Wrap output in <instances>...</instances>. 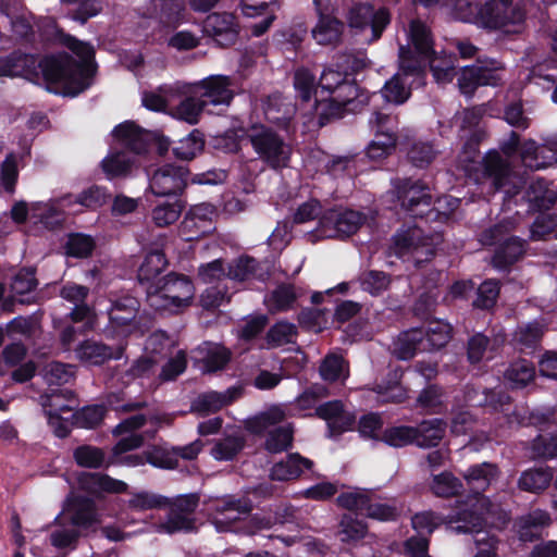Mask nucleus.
Listing matches in <instances>:
<instances>
[{"label": "nucleus", "instance_id": "64", "mask_svg": "<svg viewBox=\"0 0 557 557\" xmlns=\"http://www.w3.org/2000/svg\"><path fill=\"white\" fill-rule=\"evenodd\" d=\"M527 198L529 209L540 214L547 213L546 211L550 210L555 206L557 201V194L549 189L537 193L533 187H530L527 190Z\"/></svg>", "mask_w": 557, "mask_h": 557}, {"label": "nucleus", "instance_id": "14", "mask_svg": "<svg viewBox=\"0 0 557 557\" xmlns=\"http://www.w3.org/2000/svg\"><path fill=\"white\" fill-rule=\"evenodd\" d=\"M336 504L344 509L379 521H394L398 517L395 506L374 502L372 495L367 492H344L337 496Z\"/></svg>", "mask_w": 557, "mask_h": 557}, {"label": "nucleus", "instance_id": "45", "mask_svg": "<svg viewBox=\"0 0 557 557\" xmlns=\"http://www.w3.org/2000/svg\"><path fill=\"white\" fill-rule=\"evenodd\" d=\"M73 458L77 466L82 468H108V458L106 451L97 446L81 445L73 450Z\"/></svg>", "mask_w": 557, "mask_h": 557}, {"label": "nucleus", "instance_id": "61", "mask_svg": "<svg viewBox=\"0 0 557 557\" xmlns=\"http://www.w3.org/2000/svg\"><path fill=\"white\" fill-rule=\"evenodd\" d=\"M444 389L437 384L426 385L418 395L416 406L423 410L437 412L443 406Z\"/></svg>", "mask_w": 557, "mask_h": 557}, {"label": "nucleus", "instance_id": "5", "mask_svg": "<svg viewBox=\"0 0 557 557\" xmlns=\"http://www.w3.org/2000/svg\"><path fill=\"white\" fill-rule=\"evenodd\" d=\"M392 186L396 201L409 218L425 222H445L448 219L446 212L433 207L431 189L422 180L397 177L392 181Z\"/></svg>", "mask_w": 557, "mask_h": 557}, {"label": "nucleus", "instance_id": "40", "mask_svg": "<svg viewBox=\"0 0 557 557\" xmlns=\"http://www.w3.org/2000/svg\"><path fill=\"white\" fill-rule=\"evenodd\" d=\"M298 297L294 284L281 283L270 293L268 307L272 312H287L294 308Z\"/></svg>", "mask_w": 557, "mask_h": 557}, {"label": "nucleus", "instance_id": "8", "mask_svg": "<svg viewBox=\"0 0 557 557\" xmlns=\"http://www.w3.org/2000/svg\"><path fill=\"white\" fill-rule=\"evenodd\" d=\"M451 532L456 534H473L478 552L473 557H498L499 540L496 535L484 531L485 518L474 506H463L448 521Z\"/></svg>", "mask_w": 557, "mask_h": 557}, {"label": "nucleus", "instance_id": "34", "mask_svg": "<svg viewBox=\"0 0 557 557\" xmlns=\"http://www.w3.org/2000/svg\"><path fill=\"white\" fill-rule=\"evenodd\" d=\"M536 370L532 361L518 359L509 363L504 373V377L512 389H519L528 386L535 379Z\"/></svg>", "mask_w": 557, "mask_h": 557}, {"label": "nucleus", "instance_id": "18", "mask_svg": "<svg viewBox=\"0 0 557 557\" xmlns=\"http://www.w3.org/2000/svg\"><path fill=\"white\" fill-rule=\"evenodd\" d=\"M528 242L519 236L507 238L500 245H497L491 257V265L498 272L509 273L512 267L519 262L525 255Z\"/></svg>", "mask_w": 557, "mask_h": 557}, {"label": "nucleus", "instance_id": "43", "mask_svg": "<svg viewBox=\"0 0 557 557\" xmlns=\"http://www.w3.org/2000/svg\"><path fill=\"white\" fill-rule=\"evenodd\" d=\"M553 473L548 469L532 468L523 471L518 480V487L530 493H540L550 484Z\"/></svg>", "mask_w": 557, "mask_h": 557}, {"label": "nucleus", "instance_id": "42", "mask_svg": "<svg viewBox=\"0 0 557 557\" xmlns=\"http://www.w3.org/2000/svg\"><path fill=\"white\" fill-rule=\"evenodd\" d=\"M294 428L290 423L278 425L268 432L264 449L270 454H280L292 448Z\"/></svg>", "mask_w": 557, "mask_h": 557}, {"label": "nucleus", "instance_id": "16", "mask_svg": "<svg viewBox=\"0 0 557 557\" xmlns=\"http://www.w3.org/2000/svg\"><path fill=\"white\" fill-rule=\"evenodd\" d=\"M314 416L326 422L330 438H335L354 430L356 414L345 409L341 399L329 400L315 407Z\"/></svg>", "mask_w": 557, "mask_h": 557}, {"label": "nucleus", "instance_id": "44", "mask_svg": "<svg viewBox=\"0 0 557 557\" xmlns=\"http://www.w3.org/2000/svg\"><path fill=\"white\" fill-rule=\"evenodd\" d=\"M521 157L524 162L532 159L534 163H529V166L535 170L557 163V151L547 149L546 147H540L534 140H530L523 145Z\"/></svg>", "mask_w": 557, "mask_h": 557}, {"label": "nucleus", "instance_id": "15", "mask_svg": "<svg viewBox=\"0 0 557 557\" xmlns=\"http://www.w3.org/2000/svg\"><path fill=\"white\" fill-rule=\"evenodd\" d=\"M188 175L183 165L163 164L149 174V189L158 197H177L187 186Z\"/></svg>", "mask_w": 557, "mask_h": 557}, {"label": "nucleus", "instance_id": "35", "mask_svg": "<svg viewBox=\"0 0 557 557\" xmlns=\"http://www.w3.org/2000/svg\"><path fill=\"white\" fill-rule=\"evenodd\" d=\"M453 327L449 323L435 320L422 327V343L425 351L440 350L445 347L451 338Z\"/></svg>", "mask_w": 557, "mask_h": 557}, {"label": "nucleus", "instance_id": "63", "mask_svg": "<svg viewBox=\"0 0 557 557\" xmlns=\"http://www.w3.org/2000/svg\"><path fill=\"white\" fill-rule=\"evenodd\" d=\"M345 359L337 354L326 355L319 367L320 376L330 383L337 382L344 373Z\"/></svg>", "mask_w": 557, "mask_h": 557}, {"label": "nucleus", "instance_id": "51", "mask_svg": "<svg viewBox=\"0 0 557 557\" xmlns=\"http://www.w3.org/2000/svg\"><path fill=\"white\" fill-rule=\"evenodd\" d=\"M513 225L509 221H500L496 224H493L486 228H484L479 234V242L484 247H494L503 244L507 240V238H511L515 236L512 234Z\"/></svg>", "mask_w": 557, "mask_h": 557}, {"label": "nucleus", "instance_id": "11", "mask_svg": "<svg viewBox=\"0 0 557 557\" xmlns=\"http://www.w3.org/2000/svg\"><path fill=\"white\" fill-rule=\"evenodd\" d=\"M106 331L112 336H128L141 332L140 302L136 297L124 295L111 300Z\"/></svg>", "mask_w": 557, "mask_h": 557}, {"label": "nucleus", "instance_id": "13", "mask_svg": "<svg viewBox=\"0 0 557 557\" xmlns=\"http://www.w3.org/2000/svg\"><path fill=\"white\" fill-rule=\"evenodd\" d=\"M113 136L122 147L140 154L147 151L151 144L157 146L158 153L163 156L168 152L170 141L157 133L140 128L134 122L126 121L113 129Z\"/></svg>", "mask_w": 557, "mask_h": 557}, {"label": "nucleus", "instance_id": "29", "mask_svg": "<svg viewBox=\"0 0 557 557\" xmlns=\"http://www.w3.org/2000/svg\"><path fill=\"white\" fill-rule=\"evenodd\" d=\"M71 524L76 528H89L97 522V509L92 499L76 496L69 502L65 510Z\"/></svg>", "mask_w": 557, "mask_h": 557}, {"label": "nucleus", "instance_id": "57", "mask_svg": "<svg viewBox=\"0 0 557 557\" xmlns=\"http://www.w3.org/2000/svg\"><path fill=\"white\" fill-rule=\"evenodd\" d=\"M436 157V150L431 143L414 141L407 151L409 162L420 169L429 166Z\"/></svg>", "mask_w": 557, "mask_h": 557}, {"label": "nucleus", "instance_id": "21", "mask_svg": "<svg viewBox=\"0 0 557 557\" xmlns=\"http://www.w3.org/2000/svg\"><path fill=\"white\" fill-rule=\"evenodd\" d=\"M239 25L233 13H211V42L220 48H228L237 41Z\"/></svg>", "mask_w": 557, "mask_h": 557}, {"label": "nucleus", "instance_id": "38", "mask_svg": "<svg viewBox=\"0 0 557 557\" xmlns=\"http://www.w3.org/2000/svg\"><path fill=\"white\" fill-rule=\"evenodd\" d=\"M445 426V422L438 418L422 421L416 426L418 434L414 444L422 448L436 447L444 437Z\"/></svg>", "mask_w": 557, "mask_h": 557}, {"label": "nucleus", "instance_id": "3", "mask_svg": "<svg viewBox=\"0 0 557 557\" xmlns=\"http://www.w3.org/2000/svg\"><path fill=\"white\" fill-rule=\"evenodd\" d=\"M199 503L197 494L177 496L174 499L149 493H136L128 500L131 508L135 510H149L169 506L166 520L159 523L158 532L173 534L181 531H190L195 528L193 513Z\"/></svg>", "mask_w": 557, "mask_h": 557}, {"label": "nucleus", "instance_id": "37", "mask_svg": "<svg viewBox=\"0 0 557 557\" xmlns=\"http://www.w3.org/2000/svg\"><path fill=\"white\" fill-rule=\"evenodd\" d=\"M422 239V230L414 225L406 230H398L392 237L394 255L401 258L408 253L419 252V242Z\"/></svg>", "mask_w": 557, "mask_h": 557}, {"label": "nucleus", "instance_id": "62", "mask_svg": "<svg viewBox=\"0 0 557 557\" xmlns=\"http://www.w3.org/2000/svg\"><path fill=\"white\" fill-rule=\"evenodd\" d=\"M329 395L330 389L326 385L313 383L296 397L295 404L298 409L308 410L315 407L321 399L326 398Z\"/></svg>", "mask_w": 557, "mask_h": 557}, {"label": "nucleus", "instance_id": "41", "mask_svg": "<svg viewBox=\"0 0 557 557\" xmlns=\"http://www.w3.org/2000/svg\"><path fill=\"white\" fill-rule=\"evenodd\" d=\"M168 265V260L164 252L160 249H154L148 252L140 264L137 273L138 281L143 283H156L159 274L164 271Z\"/></svg>", "mask_w": 557, "mask_h": 557}, {"label": "nucleus", "instance_id": "23", "mask_svg": "<svg viewBox=\"0 0 557 557\" xmlns=\"http://www.w3.org/2000/svg\"><path fill=\"white\" fill-rule=\"evenodd\" d=\"M265 120L281 129H288L296 108L281 94L269 95L263 104Z\"/></svg>", "mask_w": 557, "mask_h": 557}, {"label": "nucleus", "instance_id": "54", "mask_svg": "<svg viewBox=\"0 0 557 557\" xmlns=\"http://www.w3.org/2000/svg\"><path fill=\"white\" fill-rule=\"evenodd\" d=\"M500 293V284L497 280H485L476 290V297L472 301L475 309L492 310L497 302Z\"/></svg>", "mask_w": 557, "mask_h": 557}, {"label": "nucleus", "instance_id": "33", "mask_svg": "<svg viewBox=\"0 0 557 557\" xmlns=\"http://www.w3.org/2000/svg\"><path fill=\"white\" fill-rule=\"evenodd\" d=\"M405 371L401 367L397 366L391 368L386 374L385 380L376 384V393L385 398V400L400 404L406 399L407 392L401 386V380Z\"/></svg>", "mask_w": 557, "mask_h": 557}, {"label": "nucleus", "instance_id": "36", "mask_svg": "<svg viewBox=\"0 0 557 557\" xmlns=\"http://www.w3.org/2000/svg\"><path fill=\"white\" fill-rule=\"evenodd\" d=\"M461 508L462 507H459L456 511H454V513L447 516L435 512L433 510L417 512L411 519L412 528L418 532L419 535L425 537L431 535L434 530L442 524H445L446 528L451 531L448 521L451 520L456 516V512Z\"/></svg>", "mask_w": 557, "mask_h": 557}, {"label": "nucleus", "instance_id": "7", "mask_svg": "<svg viewBox=\"0 0 557 557\" xmlns=\"http://www.w3.org/2000/svg\"><path fill=\"white\" fill-rule=\"evenodd\" d=\"M164 91L172 99L170 114L189 124H196L206 102L201 99L209 95L208 78L201 84H186L176 82L171 85H162Z\"/></svg>", "mask_w": 557, "mask_h": 557}, {"label": "nucleus", "instance_id": "58", "mask_svg": "<svg viewBox=\"0 0 557 557\" xmlns=\"http://www.w3.org/2000/svg\"><path fill=\"white\" fill-rule=\"evenodd\" d=\"M532 456L535 459H553L557 457V434H539L531 445Z\"/></svg>", "mask_w": 557, "mask_h": 557}, {"label": "nucleus", "instance_id": "39", "mask_svg": "<svg viewBox=\"0 0 557 557\" xmlns=\"http://www.w3.org/2000/svg\"><path fill=\"white\" fill-rule=\"evenodd\" d=\"M430 490L436 497L451 498L463 492V483L450 471H443L432 476Z\"/></svg>", "mask_w": 557, "mask_h": 557}, {"label": "nucleus", "instance_id": "55", "mask_svg": "<svg viewBox=\"0 0 557 557\" xmlns=\"http://www.w3.org/2000/svg\"><path fill=\"white\" fill-rule=\"evenodd\" d=\"M369 125L375 138L388 136L392 140L398 139L396 117L391 114L375 111L369 119Z\"/></svg>", "mask_w": 557, "mask_h": 557}, {"label": "nucleus", "instance_id": "59", "mask_svg": "<svg viewBox=\"0 0 557 557\" xmlns=\"http://www.w3.org/2000/svg\"><path fill=\"white\" fill-rule=\"evenodd\" d=\"M183 208V203L180 199L161 203L152 210V220L160 227L168 226L177 221Z\"/></svg>", "mask_w": 557, "mask_h": 557}, {"label": "nucleus", "instance_id": "52", "mask_svg": "<svg viewBox=\"0 0 557 557\" xmlns=\"http://www.w3.org/2000/svg\"><path fill=\"white\" fill-rule=\"evenodd\" d=\"M359 282L362 290L377 297L388 289L392 278L389 274L383 271L368 270L361 273Z\"/></svg>", "mask_w": 557, "mask_h": 557}, {"label": "nucleus", "instance_id": "24", "mask_svg": "<svg viewBox=\"0 0 557 557\" xmlns=\"http://www.w3.org/2000/svg\"><path fill=\"white\" fill-rule=\"evenodd\" d=\"M345 24L336 16L319 11V18L311 34L320 46H338L343 40Z\"/></svg>", "mask_w": 557, "mask_h": 557}, {"label": "nucleus", "instance_id": "31", "mask_svg": "<svg viewBox=\"0 0 557 557\" xmlns=\"http://www.w3.org/2000/svg\"><path fill=\"white\" fill-rule=\"evenodd\" d=\"M422 327H413L401 332L394 343V356L399 360H409L418 352H424L421 341Z\"/></svg>", "mask_w": 557, "mask_h": 557}, {"label": "nucleus", "instance_id": "47", "mask_svg": "<svg viewBox=\"0 0 557 557\" xmlns=\"http://www.w3.org/2000/svg\"><path fill=\"white\" fill-rule=\"evenodd\" d=\"M367 532L368 525L366 522L354 517L352 513L343 515L337 532L342 542L348 544L356 543L362 540Z\"/></svg>", "mask_w": 557, "mask_h": 557}, {"label": "nucleus", "instance_id": "6", "mask_svg": "<svg viewBox=\"0 0 557 557\" xmlns=\"http://www.w3.org/2000/svg\"><path fill=\"white\" fill-rule=\"evenodd\" d=\"M194 295L191 282L184 275L174 273L158 278L147 288V300L158 311H177L189 305Z\"/></svg>", "mask_w": 557, "mask_h": 557}, {"label": "nucleus", "instance_id": "27", "mask_svg": "<svg viewBox=\"0 0 557 557\" xmlns=\"http://www.w3.org/2000/svg\"><path fill=\"white\" fill-rule=\"evenodd\" d=\"M498 466L496 463L484 461L470 466L463 473V479L466 480L470 490L476 496H479L484 491H486V488L494 480L498 478Z\"/></svg>", "mask_w": 557, "mask_h": 557}, {"label": "nucleus", "instance_id": "25", "mask_svg": "<svg viewBox=\"0 0 557 557\" xmlns=\"http://www.w3.org/2000/svg\"><path fill=\"white\" fill-rule=\"evenodd\" d=\"M313 461L299 453H289L285 459L273 465L271 479L275 481H292L298 479L305 470H311Z\"/></svg>", "mask_w": 557, "mask_h": 557}, {"label": "nucleus", "instance_id": "30", "mask_svg": "<svg viewBox=\"0 0 557 557\" xmlns=\"http://www.w3.org/2000/svg\"><path fill=\"white\" fill-rule=\"evenodd\" d=\"M483 175L493 181L496 190L504 188L510 174L509 163L496 150L488 151L482 160Z\"/></svg>", "mask_w": 557, "mask_h": 557}, {"label": "nucleus", "instance_id": "2", "mask_svg": "<svg viewBox=\"0 0 557 557\" xmlns=\"http://www.w3.org/2000/svg\"><path fill=\"white\" fill-rule=\"evenodd\" d=\"M82 69L74 64L66 52L39 58L37 54L15 50L0 55V77H24L30 82H55L63 77H72L79 82Z\"/></svg>", "mask_w": 557, "mask_h": 557}, {"label": "nucleus", "instance_id": "12", "mask_svg": "<svg viewBox=\"0 0 557 557\" xmlns=\"http://www.w3.org/2000/svg\"><path fill=\"white\" fill-rule=\"evenodd\" d=\"M466 4L473 15V22L485 29H504L509 25L520 24L524 21V13L521 10L509 8L496 0H487L483 4L475 7V13H473L470 2Z\"/></svg>", "mask_w": 557, "mask_h": 557}, {"label": "nucleus", "instance_id": "49", "mask_svg": "<svg viewBox=\"0 0 557 557\" xmlns=\"http://www.w3.org/2000/svg\"><path fill=\"white\" fill-rule=\"evenodd\" d=\"M543 335L544 329L536 321L519 327L516 332V342L519 350L525 354L532 352L540 346Z\"/></svg>", "mask_w": 557, "mask_h": 557}, {"label": "nucleus", "instance_id": "22", "mask_svg": "<svg viewBox=\"0 0 557 557\" xmlns=\"http://www.w3.org/2000/svg\"><path fill=\"white\" fill-rule=\"evenodd\" d=\"M466 398L471 406L483 407L490 412L507 413L512 403V398L507 392L496 388H483L481 393L469 389Z\"/></svg>", "mask_w": 557, "mask_h": 557}, {"label": "nucleus", "instance_id": "10", "mask_svg": "<svg viewBox=\"0 0 557 557\" xmlns=\"http://www.w3.org/2000/svg\"><path fill=\"white\" fill-rule=\"evenodd\" d=\"M366 221L364 213L335 206L322 212L317 233L323 238L346 239L355 235Z\"/></svg>", "mask_w": 557, "mask_h": 557}, {"label": "nucleus", "instance_id": "32", "mask_svg": "<svg viewBox=\"0 0 557 557\" xmlns=\"http://www.w3.org/2000/svg\"><path fill=\"white\" fill-rule=\"evenodd\" d=\"M409 41L414 52L423 59H428L435 53L432 32L428 25L419 18L411 20L409 23Z\"/></svg>", "mask_w": 557, "mask_h": 557}, {"label": "nucleus", "instance_id": "48", "mask_svg": "<svg viewBox=\"0 0 557 557\" xmlns=\"http://www.w3.org/2000/svg\"><path fill=\"white\" fill-rule=\"evenodd\" d=\"M297 336V327L287 321H278L268 330L265 343L268 348H277L294 343Z\"/></svg>", "mask_w": 557, "mask_h": 557}, {"label": "nucleus", "instance_id": "26", "mask_svg": "<svg viewBox=\"0 0 557 557\" xmlns=\"http://www.w3.org/2000/svg\"><path fill=\"white\" fill-rule=\"evenodd\" d=\"M504 342V336L494 334L490 336L480 332L473 334L469 337L467 343V357L469 362L472 364L481 362L487 351L491 354L488 358H493Z\"/></svg>", "mask_w": 557, "mask_h": 557}, {"label": "nucleus", "instance_id": "46", "mask_svg": "<svg viewBox=\"0 0 557 557\" xmlns=\"http://www.w3.org/2000/svg\"><path fill=\"white\" fill-rule=\"evenodd\" d=\"M418 429L410 425H395L383 430L380 442L395 447L401 448L414 444L417 441Z\"/></svg>", "mask_w": 557, "mask_h": 557}, {"label": "nucleus", "instance_id": "19", "mask_svg": "<svg viewBox=\"0 0 557 557\" xmlns=\"http://www.w3.org/2000/svg\"><path fill=\"white\" fill-rule=\"evenodd\" d=\"M124 347L121 345L109 346L95 339H86L75 348L77 359L89 366H101L109 360H117L122 357Z\"/></svg>", "mask_w": 557, "mask_h": 557}, {"label": "nucleus", "instance_id": "53", "mask_svg": "<svg viewBox=\"0 0 557 557\" xmlns=\"http://www.w3.org/2000/svg\"><path fill=\"white\" fill-rule=\"evenodd\" d=\"M530 232L531 239L533 240H549L557 238V214H537L531 225Z\"/></svg>", "mask_w": 557, "mask_h": 557}, {"label": "nucleus", "instance_id": "20", "mask_svg": "<svg viewBox=\"0 0 557 557\" xmlns=\"http://www.w3.org/2000/svg\"><path fill=\"white\" fill-rule=\"evenodd\" d=\"M78 488L94 496L103 494H121L126 492L127 484L100 472H82L77 476Z\"/></svg>", "mask_w": 557, "mask_h": 557}, {"label": "nucleus", "instance_id": "4", "mask_svg": "<svg viewBox=\"0 0 557 557\" xmlns=\"http://www.w3.org/2000/svg\"><path fill=\"white\" fill-rule=\"evenodd\" d=\"M38 29L44 41L66 47L79 58V61H77L66 53L71 61L83 70L82 79L76 82L72 79V77H63L54 83L64 85L72 95H77L88 88L90 85L89 79L92 75V61L95 58V50L92 46L65 34L63 29L59 27L57 22L50 17L44 18L40 22Z\"/></svg>", "mask_w": 557, "mask_h": 557}, {"label": "nucleus", "instance_id": "17", "mask_svg": "<svg viewBox=\"0 0 557 557\" xmlns=\"http://www.w3.org/2000/svg\"><path fill=\"white\" fill-rule=\"evenodd\" d=\"M500 83L502 77L497 70L478 64L463 66L457 78L460 92L470 98L473 97L479 87H496Z\"/></svg>", "mask_w": 557, "mask_h": 557}, {"label": "nucleus", "instance_id": "50", "mask_svg": "<svg viewBox=\"0 0 557 557\" xmlns=\"http://www.w3.org/2000/svg\"><path fill=\"white\" fill-rule=\"evenodd\" d=\"M233 79L224 75H211V107H228L234 99Z\"/></svg>", "mask_w": 557, "mask_h": 557}, {"label": "nucleus", "instance_id": "60", "mask_svg": "<svg viewBox=\"0 0 557 557\" xmlns=\"http://www.w3.org/2000/svg\"><path fill=\"white\" fill-rule=\"evenodd\" d=\"M42 375L48 385H63L70 382L74 371L71 364L51 361L45 366Z\"/></svg>", "mask_w": 557, "mask_h": 557}, {"label": "nucleus", "instance_id": "9", "mask_svg": "<svg viewBox=\"0 0 557 557\" xmlns=\"http://www.w3.org/2000/svg\"><path fill=\"white\" fill-rule=\"evenodd\" d=\"M248 137L256 153L269 168L277 171L289 166L292 147L271 127L253 126Z\"/></svg>", "mask_w": 557, "mask_h": 557}, {"label": "nucleus", "instance_id": "1", "mask_svg": "<svg viewBox=\"0 0 557 557\" xmlns=\"http://www.w3.org/2000/svg\"><path fill=\"white\" fill-rule=\"evenodd\" d=\"M295 95L302 104L313 99L318 124L322 127L349 112L361 110L370 100L369 91L356 84L348 73L333 66L323 69L317 79L306 66L295 70L293 75Z\"/></svg>", "mask_w": 557, "mask_h": 557}, {"label": "nucleus", "instance_id": "56", "mask_svg": "<svg viewBox=\"0 0 557 557\" xmlns=\"http://www.w3.org/2000/svg\"><path fill=\"white\" fill-rule=\"evenodd\" d=\"M133 162L125 151H116L102 160L101 168L109 178H113L128 174Z\"/></svg>", "mask_w": 557, "mask_h": 557}, {"label": "nucleus", "instance_id": "28", "mask_svg": "<svg viewBox=\"0 0 557 557\" xmlns=\"http://www.w3.org/2000/svg\"><path fill=\"white\" fill-rule=\"evenodd\" d=\"M268 275L269 273L263 270L261 262L248 255H243L227 264L226 276L238 282L252 278L263 282Z\"/></svg>", "mask_w": 557, "mask_h": 557}]
</instances>
